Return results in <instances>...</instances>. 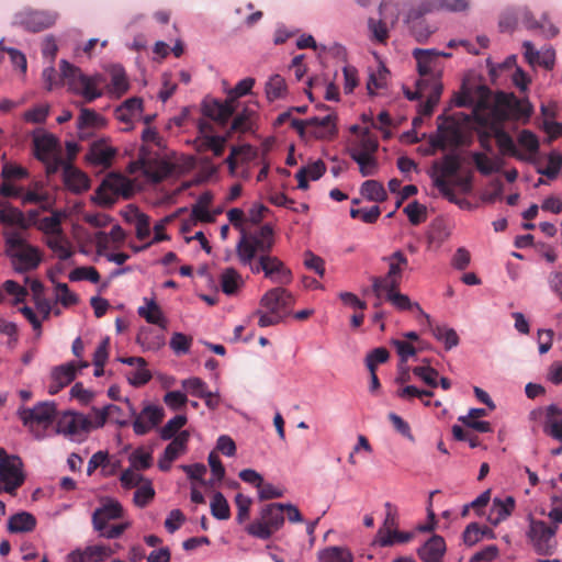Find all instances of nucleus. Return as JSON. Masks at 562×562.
I'll return each mask as SVG.
<instances>
[{"instance_id": "8fccbe9b", "label": "nucleus", "mask_w": 562, "mask_h": 562, "mask_svg": "<svg viewBox=\"0 0 562 562\" xmlns=\"http://www.w3.org/2000/svg\"><path fill=\"white\" fill-rule=\"evenodd\" d=\"M379 543L381 547H390L396 542L404 543L412 539L413 535L409 532L384 530L381 528L378 531Z\"/></svg>"}, {"instance_id": "052dcab7", "label": "nucleus", "mask_w": 562, "mask_h": 562, "mask_svg": "<svg viewBox=\"0 0 562 562\" xmlns=\"http://www.w3.org/2000/svg\"><path fill=\"white\" fill-rule=\"evenodd\" d=\"M146 480L148 479L137 473V470H134L133 468L124 470L120 476V482L126 490L138 487Z\"/></svg>"}, {"instance_id": "09e8293b", "label": "nucleus", "mask_w": 562, "mask_h": 562, "mask_svg": "<svg viewBox=\"0 0 562 562\" xmlns=\"http://www.w3.org/2000/svg\"><path fill=\"white\" fill-rule=\"evenodd\" d=\"M210 507L212 516L216 519L226 520L231 517L228 502L221 492L214 493Z\"/></svg>"}, {"instance_id": "9b49d317", "label": "nucleus", "mask_w": 562, "mask_h": 562, "mask_svg": "<svg viewBox=\"0 0 562 562\" xmlns=\"http://www.w3.org/2000/svg\"><path fill=\"white\" fill-rule=\"evenodd\" d=\"M56 20L55 12L24 10L15 14L13 24L36 33L50 27Z\"/></svg>"}, {"instance_id": "58836bf2", "label": "nucleus", "mask_w": 562, "mask_h": 562, "mask_svg": "<svg viewBox=\"0 0 562 562\" xmlns=\"http://www.w3.org/2000/svg\"><path fill=\"white\" fill-rule=\"evenodd\" d=\"M137 313L140 317L145 318L147 323L159 326L161 330L166 329V318L161 308L154 300L148 301L146 306H139Z\"/></svg>"}, {"instance_id": "e433bc0d", "label": "nucleus", "mask_w": 562, "mask_h": 562, "mask_svg": "<svg viewBox=\"0 0 562 562\" xmlns=\"http://www.w3.org/2000/svg\"><path fill=\"white\" fill-rule=\"evenodd\" d=\"M36 527L35 517L26 512L14 514L8 521V529L10 532H30Z\"/></svg>"}, {"instance_id": "7ed1b4c3", "label": "nucleus", "mask_w": 562, "mask_h": 562, "mask_svg": "<svg viewBox=\"0 0 562 562\" xmlns=\"http://www.w3.org/2000/svg\"><path fill=\"white\" fill-rule=\"evenodd\" d=\"M5 254L13 270L18 273H26L37 269L43 260L40 248L27 243L18 232L5 237Z\"/></svg>"}, {"instance_id": "e2e57ef3", "label": "nucleus", "mask_w": 562, "mask_h": 562, "mask_svg": "<svg viewBox=\"0 0 562 562\" xmlns=\"http://www.w3.org/2000/svg\"><path fill=\"white\" fill-rule=\"evenodd\" d=\"M381 215V209L378 205L370 209H351L350 216L352 218H361L367 224H373Z\"/></svg>"}, {"instance_id": "423d86ee", "label": "nucleus", "mask_w": 562, "mask_h": 562, "mask_svg": "<svg viewBox=\"0 0 562 562\" xmlns=\"http://www.w3.org/2000/svg\"><path fill=\"white\" fill-rule=\"evenodd\" d=\"M283 525L282 503H271L261 509L260 517L248 524L245 530L251 537L268 540Z\"/></svg>"}, {"instance_id": "a19ab883", "label": "nucleus", "mask_w": 562, "mask_h": 562, "mask_svg": "<svg viewBox=\"0 0 562 562\" xmlns=\"http://www.w3.org/2000/svg\"><path fill=\"white\" fill-rule=\"evenodd\" d=\"M130 88L128 80L123 67L115 65L111 68V83L109 85V92L121 97Z\"/></svg>"}, {"instance_id": "5701e85b", "label": "nucleus", "mask_w": 562, "mask_h": 562, "mask_svg": "<svg viewBox=\"0 0 562 562\" xmlns=\"http://www.w3.org/2000/svg\"><path fill=\"white\" fill-rule=\"evenodd\" d=\"M447 547L445 539L439 535L429 538L417 551L424 562H441Z\"/></svg>"}, {"instance_id": "69168bd1", "label": "nucleus", "mask_w": 562, "mask_h": 562, "mask_svg": "<svg viewBox=\"0 0 562 562\" xmlns=\"http://www.w3.org/2000/svg\"><path fill=\"white\" fill-rule=\"evenodd\" d=\"M114 412H121V408L113 404L106 405L101 409L93 408L94 420L92 423V427H94V428L103 427L109 418L114 417Z\"/></svg>"}, {"instance_id": "a18cd8bd", "label": "nucleus", "mask_w": 562, "mask_h": 562, "mask_svg": "<svg viewBox=\"0 0 562 562\" xmlns=\"http://www.w3.org/2000/svg\"><path fill=\"white\" fill-rule=\"evenodd\" d=\"M360 192L362 196L374 202H383L387 198L383 184L376 180L364 181L361 184Z\"/></svg>"}, {"instance_id": "20e7f679", "label": "nucleus", "mask_w": 562, "mask_h": 562, "mask_svg": "<svg viewBox=\"0 0 562 562\" xmlns=\"http://www.w3.org/2000/svg\"><path fill=\"white\" fill-rule=\"evenodd\" d=\"M255 85V79L247 77L240 80L231 91L229 99L222 102L218 100L205 101L203 103V114L212 121L225 125L234 113L233 101L237 98L250 93Z\"/></svg>"}, {"instance_id": "4c0bfd02", "label": "nucleus", "mask_w": 562, "mask_h": 562, "mask_svg": "<svg viewBox=\"0 0 562 562\" xmlns=\"http://www.w3.org/2000/svg\"><path fill=\"white\" fill-rule=\"evenodd\" d=\"M350 158L359 166V172L362 177H372L379 172V162L375 155L360 154L352 150Z\"/></svg>"}, {"instance_id": "338daca9", "label": "nucleus", "mask_w": 562, "mask_h": 562, "mask_svg": "<svg viewBox=\"0 0 562 562\" xmlns=\"http://www.w3.org/2000/svg\"><path fill=\"white\" fill-rule=\"evenodd\" d=\"M562 167V156L558 153L552 151L548 157V166L538 172L548 177L549 179L557 178Z\"/></svg>"}, {"instance_id": "0e129e2a", "label": "nucleus", "mask_w": 562, "mask_h": 562, "mask_svg": "<svg viewBox=\"0 0 562 562\" xmlns=\"http://www.w3.org/2000/svg\"><path fill=\"white\" fill-rule=\"evenodd\" d=\"M132 468L137 471L147 470L151 467L153 457L149 452L136 449L130 457Z\"/></svg>"}, {"instance_id": "37998d69", "label": "nucleus", "mask_w": 562, "mask_h": 562, "mask_svg": "<svg viewBox=\"0 0 562 562\" xmlns=\"http://www.w3.org/2000/svg\"><path fill=\"white\" fill-rule=\"evenodd\" d=\"M221 288L227 295H233L243 284L239 272L234 268H226L221 274Z\"/></svg>"}, {"instance_id": "864d4df0", "label": "nucleus", "mask_w": 562, "mask_h": 562, "mask_svg": "<svg viewBox=\"0 0 562 562\" xmlns=\"http://www.w3.org/2000/svg\"><path fill=\"white\" fill-rule=\"evenodd\" d=\"M505 104L510 108L518 116L530 117L533 112L531 103L526 99H518L514 94L505 97Z\"/></svg>"}, {"instance_id": "6e6552de", "label": "nucleus", "mask_w": 562, "mask_h": 562, "mask_svg": "<svg viewBox=\"0 0 562 562\" xmlns=\"http://www.w3.org/2000/svg\"><path fill=\"white\" fill-rule=\"evenodd\" d=\"M557 525L548 526L542 520H536L529 517L528 537L537 553L551 555L557 548Z\"/></svg>"}, {"instance_id": "79ce46f5", "label": "nucleus", "mask_w": 562, "mask_h": 562, "mask_svg": "<svg viewBox=\"0 0 562 562\" xmlns=\"http://www.w3.org/2000/svg\"><path fill=\"white\" fill-rule=\"evenodd\" d=\"M319 562H352V553L344 547H328L318 552Z\"/></svg>"}, {"instance_id": "2eb2a0df", "label": "nucleus", "mask_w": 562, "mask_h": 562, "mask_svg": "<svg viewBox=\"0 0 562 562\" xmlns=\"http://www.w3.org/2000/svg\"><path fill=\"white\" fill-rule=\"evenodd\" d=\"M21 459L12 456V460L0 462V481L4 484L3 490L13 494L24 483V475L21 471Z\"/></svg>"}, {"instance_id": "f8f14e48", "label": "nucleus", "mask_w": 562, "mask_h": 562, "mask_svg": "<svg viewBox=\"0 0 562 562\" xmlns=\"http://www.w3.org/2000/svg\"><path fill=\"white\" fill-rule=\"evenodd\" d=\"M132 415L135 417L133 422V430L137 436L148 434L153 428L157 427L165 418V411L158 405H146L140 413L131 406Z\"/></svg>"}, {"instance_id": "3c124183", "label": "nucleus", "mask_w": 562, "mask_h": 562, "mask_svg": "<svg viewBox=\"0 0 562 562\" xmlns=\"http://www.w3.org/2000/svg\"><path fill=\"white\" fill-rule=\"evenodd\" d=\"M424 362L427 364L417 366L412 369L413 374L419 378L428 386L437 387L439 376L438 371L429 366V360L425 359Z\"/></svg>"}, {"instance_id": "0eeeda50", "label": "nucleus", "mask_w": 562, "mask_h": 562, "mask_svg": "<svg viewBox=\"0 0 562 562\" xmlns=\"http://www.w3.org/2000/svg\"><path fill=\"white\" fill-rule=\"evenodd\" d=\"M389 269L385 276L372 277V291L376 297L383 295V290L400 289L403 271L408 267V260L404 252L396 250L382 258Z\"/></svg>"}, {"instance_id": "7c9ffc66", "label": "nucleus", "mask_w": 562, "mask_h": 562, "mask_svg": "<svg viewBox=\"0 0 562 562\" xmlns=\"http://www.w3.org/2000/svg\"><path fill=\"white\" fill-rule=\"evenodd\" d=\"M442 82L438 78L432 77L430 80L429 89L424 97L426 101L420 102L418 112L420 115L430 116L434 112L435 106L440 100L442 93Z\"/></svg>"}, {"instance_id": "dca6fc26", "label": "nucleus", "mask_w": 562, "mask_h": 562, "mask_svg": "<svg viewBox=\"0 0 562 562\" xmlns=\"http://www.w3.org/2000/svg\"><path fill=\"white\" fill-rule=\"evenodd\" d=\"M469 8L468 0H426L418 8L408 12L409 21L422 18L432 10H447L450 12H462Z\"/></svg>"}, {"instance_id": "4468645a", "label": "nucleus", "mask_w": 562, "mask_h": 562, "mask_svg": "<svg viewBox=\"0 0 562 562\" xmlns=\"http://www.w3.org/2000/svg\"><path fill=\"white\" fill-rule=\"evenodd\" d=\"M380 15L381 19L375 21L373 19H369V29L373 35V38L379 43H385L389 37V32L386 27V22L389 18H391V22L394 23L398 18V9L395 4H393L390 0H384L380 4Z\"/></svg>"}, {"instance_id": "13d9d810", "label": "nucleus", "mask_w": 562, "mask_h": 562, "mask_svg": "<svg viewBox=\"0 0 562 562\" xmlns=\"http://www.w3.org/2000/svg\"><path fill=\"white\" fill-rule=\"evenodd\" d=\"M173 218H175V215H169V216H166L162 220H160L158 223H156L154 226L155 235H154L153 240L147 243L144 246L135 247L134 250L140 251V250L147 249L153 244H157V243H160L164 240H169V236L165 233V229H166V225L168 223H170Z\"/></svg>"}, {"instance_id": "393cba45", "label": "nucleus", "mask_w": 562, "mask_h": 562, "mask_svg": "<svg viewBox=\"0 0 562 562\" xmlns=\"http://www.w3.org/2000/svg\"><path fill=\"white\" fill-rule=\"evenodd\" d=\"M385 299L390 302L397 311H416L422 317H424L428 324H430V316L423 311L417 302H412L408 295L400 292V289L383 290Z\"/></svg>"}, {"instance_id": "72a5a7b5", "label": "nucleus", "mask_w": 562, "mask_h": 562, "mask_svg": "<svg viewBox=\"0 0 562 562\" xmlns=\"http://www.w3.org/2000/svg\"><path fill=\"white\" fill-rule=\"evenodd\" d=\"M57 147L58 140L52 134H44L34 138V151L38 160H46L56 156Z\"/></svg>"}, {"instance_id": "f3484780", "label": "nucleus", "mask_w": 562, "mask_h": 562, "mask_svg": "<svg viewBox=\"0 0 562 562\" xmlns=\"http://www.w3.org/2000/svg\"><path fill=\"white\" fill-rule=\"evenodd\" d=\"M265 277L274 283L289 284L292 281V272L276 256L266 252L262 267Z\"/></svg>"}, {"instance_id": "de8ad7c7", "label": "nucleus", "mask_w": 562, "mask_h": 562, "mask_svg": "<svg viewBox=\"0 0 562 562\" xmlns=\"http://www.w3.org/2000/svg\"><path fill=\"white\" fill-rule=\"evenodd\" d=\"M155 488L153 487L151 481L148 479L138 487H136L133 502L135 506L144 508L155 498Z\"/></svg>"}, {"instance_id": "6ab92c4d", "label": "nucleus", "mask_w": 562, "mask_h": 562, "mask_svg": "<svg viewBox=\"0 0 562 562\" xmlns=\"http://www.w3.org/2000/svg\"><path fill=\"white\" fill-rule=\"evenodd\" d=\"M76 373L77 367L75 362H68L53 368L50 373L52 382L48 385V393L50 395L57 394L75 380Z\"/></svg>"}, {"instance_id": "a211bd4d", "label": "nucleus", "mask_w": 562, "mask_h": 562, "mask_svg": "<svg viewBox=\"0 0 562 562\" xmlns=\"http://www.w3.org/2000/svg\"><path fill=\"white\" fill-rule=\"evenodd\" d=\"M337 117L334 114H327L324 117H310L308 134L317 139H333L337 135Z\"/></svg>"}, {"instance_id": "39448f33", "label": "nucleus", "mask_w": 562, "mask_h": 562, "mask_svg": "<svg viewBox=\"0 0 562 562\" xmlns=\"http://www.w3.org/2000/svg\"><path fill=\"white\" fill-rule=\"evenodd\" d=\"M16 414L23 426L40 439L55 419L56 405L54 402H40L32 408L19 407Z\"/></svg>"}, {"instance_id": "f257e3e1", "label": "nucleus", "mask_w": 562, "mask_h": 562, "mask_svg": "<svg viewBox=\"0 0 562 562\" xmlns=\"http://www.w3.org/2000/svg\"><path fill=\"white\" fill-rule=\"evenodd\" d=\"M60 75L53 66L43 70V79L48 90L64 85L68 90L83 98L88 103L103 95L102 86L105 83L104 76L97 74L93 76L85 75L81 69L65 59L59 64Z\"/></svg>"}, {"instance_id": "c03bdc74", "label": "nucleus", "mask_w": 562, "mask_h": 562, "mask_svg": "<svg viewBox=\"0 0 562 562\" xmlns=\"http://www.w3.org/2000/svg\"><path fill=\"white\" fill-rule=\"evenodd\" d=\"M493 135L503 155L519 157L514 139L506 131L501 127H494Z\"/></svg>"}, {"instance_id": "603ef678", "label": "nucleus", "mask_w": 562, "mask_h": 562, "mask_svg": "<svg viewBox=\"0 0 562 562\" xmlns=\"http://www.w3.org/2000/svg\"><path fill=\"white\" fill-rule=\"evenodd\" d=\"M286 91L285 80L280 75L270 77L266 83V94L270 101L283 98Z\"/></svg>"}, {"instance_id": "a878e982", "label": "nucleus", "mask_w": 562, "mask_h": 562, "mask_svg": "<svg viewBox=\"0 0 562 562\" xmlns=\"http://www.w3.org/2000/svg\"><path fill=\"white\" fill-rule=\"evenodd\" d=\"M543 432L557 441H562V409L555 404L544 409Z\"/></svg>"}, {"instance_id": "9d476101", "label": "nucleus", "mask_w": 562, "mask_h": 562, "mask_svg": "<svg viewBox=\"0 0 562 562\" xmlns=\"http://www.w3.org/2000/svg\"><path fill=\"white\" fill-rule=\"evenodd\" d=\"M91 428L92 422L81 413L65 412L57 422V431L74 440H81Z\"/></svg>"}, {"instance_id": "b1692460", "label": "nucleus", "mask_w": 562, "mask_h": 562, "mask_svg": "<svg viewBox=\"0 0 562 562\" xmlns=\"http://www.w3.org/2000/svg\"><path fill=\"white\" fill-rule=\"evenodd\" d=\"M114 551L105 546H89L85 550H75L67 557L68 562H102Z\"/></svg>"}, {"instance_id": "774afa93", "label": "nucleus", "mask_w": 562, "mask_h": 562, "mask_svg": "<svg viewBox=\"0 0 562 562\" xmlns=\"http://www.w3.org/2000/svg\"><path fill=\"white\" fill-rule=\"evenodd\" d=\"M463 542L472 547L484 538V530L476 522H471L467 526L462 533Z\"/></svg>"}, {"instance_id": "cd10ccee", "label": "nucleus", "mask_w": 562, "mask_h": 562, "mask_svg": "<svg viewBox=\"0 0 562 562\" xmlns=\"http://www.w3.org/2000/svg\"><path fill=\"white\" fill-rule=\"evenodd\" d=\"M63 180L66 188L75 193H81L89 189V178L87 175L71 165H65Z\"/></svg>"}, {"instance_id": "1a4fd4ad", "label": "nucleus", "mask_w": 562, "mask_h": 562, "mask_svg": "<svg viewBox=\"0 0 562 562\" xmlns=\"http://www.w3.org/2000/svg\"><path fill=\"white\" fill-rule=\"evenodd\" d=\"M429 143L436 149L458 148L468 145V137L454 121L438 125L437 133L430 136Z\"/></svg>"}, {"instance_id": "f704fd0d", "label": "nucleus", "mask_w": 562, "mask_h": 562, "mask_svg": "<svg viewBox=\"0 0 562 562\" xmlns=\"http://www.w3.org/2000/svg\"><path fill=\"white\" fill-rule=\"evenodd\" d=\"M106 188L110 189V191L112 190L117 199L120 195L127 198L131 191V183L128 179L122 175L110 173L101 182L100 191Z\"/></svg>"}, {"instance_id": "6e6d98bb", "label": "nucleus", "mask_w": 562, "mask_h": 562, "mask_svg": "<svg viewBox=\"0 0 562 562\" xmlns=\"http://www.w3.org/2000/svg\"><path fill=\"white\" fill-rule=\"evenodd\" d=\"M78 128L82 130L86 127H100L104 125V119L90 109H81L80 115L77 122Z\"/></svg>"}, {"instance_id": "473e14b6", "label": "nucleus", "mask_w": 562, "mask_h": 562, "mask_svg": "<svg viewBox=\"0 0 562 562\" xmlns=\"http://www.w3.org/2000/svg\"><path fill=\"white\" fill-rule=\"evenodd\" d=\"M378 147V139L366 128L360 133L358 139L349 143L347 154L351 156L352 150L356 149L360 154L375 155Z\"/></svg>"}, {"instance_id": "aec40b11", "label": "nucleus", "mask_w": 562, "mask_h": 562, "mask_svg": "<svg viewBox=\"0 0 562 562\" xmlns=\"http://www.w3.org/2000/svg\"><path fill=\"white\" fill-rule=\"evenodd\" d=\"M437 49L415 48L413 50V57L416 59L417 71L420 76V79H430L435 77L441 80L440 74L434 71V65L437 61Z\"/></svg>"}, {"instance_id": "49530a36", "label": "nucleus", "mask_w": 562, "mask_h": 562, "mask_svg": "<svg viewBox=\"0 0 562 562\" xmlns=\"http://www.w3.org/2000/svg\"><path fill=\"white\" fill-rule=\"evenodd\" d=\"M190 434L188 430L180 431L171 442L165 448L164 453L168 459H177L180 454L184 453L189 442Z\"/></svg>"}, {"instance_id": "bb28decb", "label": "nucleus", "mask_w": 562, "mask_h": 562, "mask_svg": "<svg viewBox=\"0 0 562 562\" xmlns=\"http://www.w3.org/2000/svg\"><path fill=\"white\" fill-rule=\"evenodd\" d=\"M515 498L506 496L504 499L495 497L492 503L488 520L492 525L497 526L499 522L506 520L515 509Z\"/></svg>"}, {"instance_id": "2f4dec72", "label": "nucleus", "mask_w": 562, "mask_h": 562, "mask_svg": "<svg viewBox=\"0 0 562 562\" xmlns=\"http://www.w3.org/2000/svg\"><path fill=\"white\" fill-rule=\"evenodd\" d=\"M143 111V100L140 98H130L115 109V117L123 123L130 124L140 115Z\"/></svg>"}, {"instance_id": "680f3d73", "label": "nucleus", "mask_w": 562, "mask_h": 562, "mask_svg": "<svg viewBox=\"0 0 562 562\" xmlns=\"http://www.w3.org/2000/svg\"><path fill=\"white\" fill-rule=\"evenodd\" d=\"M70 281L88 280L92 283L100 281V274L94 267H80L69 273Z\"/></svg>"}, {"instance_id": "c756f323", "label": "nucleus", "mask_w": 562, "mask_h": 562, "mask_svg": "<svg viewBox=\"0 0 562 562\" xmlns=\"http://www.w3.org/2000/svg\"><path fill=\"white\" fill-rule=\"evenodd\" d=\"M136 342L144 350L157 351L165 345V336L161 330L143 327L136 336Z\"/></svg>"}, {"instance_id": "f03ea898", "label": "nucleus", "mask_w": 562, "mask_h": 562, "mask_svg": "<svg viewBox=\"0 0 562 562\" xmlns=\"http://www.w3.org/2000/svg\"><path fill=\"white\" fill-rule=\"evenodd\" d=\"M274 246L273 229L269 224L254 233L241 232L236 245L239 263L249 266L252 273L263 272L262 261L266 252H271Z\"/></svg>"}, {"instance_id": "5fc2aeb1", "label": "nucleus", "mask_w": 562, "mask_h": 562, "mask_svg": "<svg viewBox=\"0 0 562 562\" xmlns=\"http://www.w3.org/2000/svg\"><path fill=\"white\" fill-rule=\"evenodd\" d=\"M187 424L184 415H177L172 417L167 424L160 428L159 435L162 440H170L175 438L179 430Z\"/></svg>"}, {"instance_id": "4be33fe9", "label": "nucleus", "mask_w": 562, "mask_h": 562, "mask_svg": "<svg viewBox=\"0 0 562 562\" xmlns=\"http://www.w3.org/2000/svg\"><path fill=\"white\" fill-rule=\"evenodd\" d=\"M115 155L116 149L109 146L105 140L100 139L90 145L87 158L92 165L109 168Z\"/></svg>"}, {"instance_id": "ddd939ff", "label": "nucleus", "mask_w": 562, "mask_h": 562, "mask_svg": "<svg viewBox=\"0 0 562 562\" xmlns=\"http://www.w3.org/2000/svg\"><path fill=\"white\" fill-rule=\"evenodd\" d=\"M293 304L292 294L282 286L269 290L260 300L262 307L283 317L289 314Z\"/></svg>"}, {"instance_id": "ea45409f", "label": "nucleus", "mask_w": 562, "mask_h": 562, "mask_svg": "<svg viewBox=\"0 0 562 562\" xmlns=\"http://www.w3.org/2000/svg\"><path fill=\"white\" fill-rule=\"evenodd\" d=\"M431 329L432 336L438 340L445 344V348L450 350L457 347L460 342L459 336L453 328H450L445 325H436L431 326V323L428 324Z\"/></svg>"}, {"instance_id": "bf43d9fd", "label": "nucleus", "mask_w": 562, "mask_h": 562, "mask_svg": "<svg viewBox=\"0 0 562 562\" xmlns=\"http://www.w3.org/2000/svg\"><path fill=\"white\" fill-rule=\"evenodd\" d=\"M252 148L250 145L233 146L229 156L226 158L231 173H235L237 168V157H241V160H249Z\"/></svg>"}, {"instance_id": "4d7b16f0", "label": "nucleus", "mask_w": 562, "mask_h": 562, "mask_svg": "<svg viewBox=\"0 0 562 562\" xmlns=\"http://www.w3.org/2000/svg\"><path fill=\"white\" fill-rule=\"evenodd\" d=\"M404 213L407 215L411 224L415 226L424 223L427 218L426 206L417 201L408 203L404 209Z\"/></svg>"}, {"instance_id": "c9c22d12", "label": "nucleus", "mask_w": 562, "mask_h": 562, "mask_svg": "<svg viewBox=\"0 0 562 562\" xmlns=\"http://www.w3.org/2000/svg\"><path fill=\"white\" fill-rule=\"evenodd\" d=\"M434 169L439 172L437 177L443 179L456 177L461 169V158L456 153H450L443 156L441 162H435Z\"/></svg>"}, {"instance_id": "412c9836", "label": "nucleus", "mask_w": 562, "mask_h": 562, "mask_svg": "<svg viewBox=\"0 0 562 562\" xmlns=\"http://www.w3.org/2000/svg\"><path fill=\"white\" fill-rule=\"evenodd\" d=\"M122 505L114 499L108 501L92 514V525L94 529L106 527L110 520L119 519L123 516Z\"/></svg>"}, {"instance_id": "c85d7f7f", "label": "nucleus", "mask_w": 562, "mask_h": 562, "mask_svg": "<svg viewBox=\"0 0 562 562\" xmlns=\"http://www.w3.org/2000/svg\"><path fill=\"white\" fill-rule=\"evenodd\" d=\"M522 25L528 30H540L547 37H554L558 35L559 30L555 25L547 21V14H543L541 21H537L533 14L525 9L519 16Z\"/></svg>"}]
</instances>
